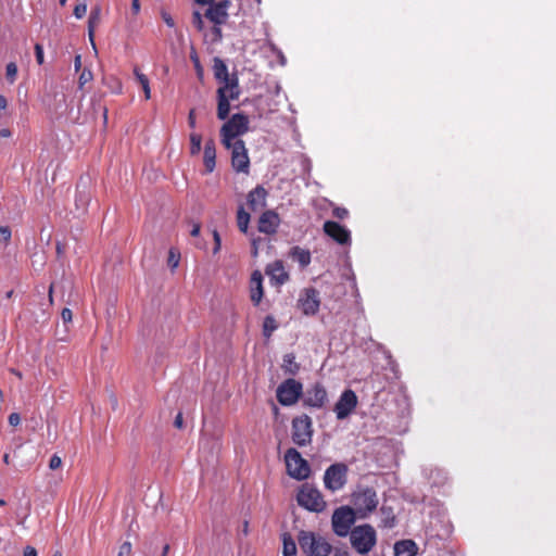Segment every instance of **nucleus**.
<instances>
[{
	"label": "nucleus",
	"instance_id": "0eeeda50",
	"mask_svg": "<svg viewBox=\"0 0 556 556\" xmlns=\"http://www.w3.org/2000/svg\"><path fill=\"white\" fill-rule=\"evenodd\" d=\"M356 514L353 507L341 506L333 511L332 529L333 532L341 538L350 534L351 527L355 522Z\"/></svg>",
	"mask_w": 556,
	"mask_h": 556
},
{
	"label": "nucleus",
	"instance_id": "680f3d73",
	"mask_svg": "<svg viewBox=\"0 0 556 556\" xmlns=\"http://www.w3.org/2000/svg\"><path fill=\"white\" fill-rule=\"evenodd\" d=\"M242 533L244 535H248V533H249V522L247 520L243 522Z\"/></svg>",
	"mask_w": 556,
	"mask_h": 556
},
{
	"label": "nucleus",
	"instance_id": "13d9d810",
	"mask_svg": "<svg viewBox=\"0 0 556 556\" xmlns=\"http://www.w3.org/2000/svg\"><path fill=\"white\" fill-rule=\"evenodd\" d=\"M8 106V100L4 96L0 94V110H4Z\"/></svg>",
	"mask_w": 556,
	"mask_h": 556
},
{
	"label": "nucleus",
	"instance_id": "39448f33",
	"mask_svg": "<svg viewBox=\"0 0 556 556\" xmlns=\"http://www.w3.org/2000/svg\"><path fill=\"white\" fill-rule=\"evenodd\" d=\"M296 501L300 506L309 511L320 513L326 507V503L320 492L308 483H305L300 488Z\"/></svg>",
	"mask_w": 556,
	"mask_h": 556
},
{
	"label": "nucleus",
	"instance_id": "9b49d317",
	"mask_svg": "<svg viewBox=\"0 0 556 556\" xmlns=\"http://www.w3.org/2000/svg\"><path fill=\"white\" fill-rule=\"evenodd\" d=\"M231 166L237 173L249 174L250 159L245 143L241 139H237L231 144Z\"/></svg>",
	"mask_w": 556,
	"mask_h": 556
},
{
	"label": "nucleus",
	"instance_id": "a211bd4d",
	"mask_svg": "<svg viewBox=\"0 0 556 556\" xmlns=\"http://www.w3.org/2000/svg\"><path fill=\"white\" fill-rule=\"evenodd\" d=\"M263 296V275L260 270H254L250 278V300L254 306H258Z\"/></svg>",
	"mask_w": 556,
	"mask_h": 556
},
{
	"label": "nucleus",
	"instance_id": "aec40b11",
	"mask_svg": "<svg viewBox=\"0 0 556 556\" xmlns=\"http://www.w3.org/2000/svg\"><path fill=\"white\" fill-rule=\"evenodd\" d=\"M268 192L263 186H256L248 193V206L255 212L266 206Z\"/></svg>",
	"mask_w": 556,
	"mask_h": 556
},
{
	"label": "nucleus",
	"instance_id": "774afa93",
	"mask_svg": "<svg viewBox=\"0 0 556 556\" xmlns=\"http://www.w3.org/2000/svg\"><path fill=\"white\" fill-rule=\"evenodd\" d=\"M12 295H13V290L8 291L5 294L7 299H11Z\"/></svg>",
	"mask_w": 556,
	"mask_h": 556
},
{
	"label": "nucleus",
	"instance_id": "c9c22d12",
	"mask_svg": "<svg viewBox=\"0 0 556 556\" xmlns=\"http://www.w3.org/2000/svg\"><path fill=\"white\" fill-rule=\"evenodd\" d=\"M93 79L92 72L89 68H84L78 78V86L81 89L86 84Z\"/></svg>",
	"mask_w": 556,
	"mask_h": 556
},
{
	"label": "nucleus",
	"instance_id": "0e129e2a",
	"mask_svg": "<svg viewBox=\"0 0 556 556\" xmlns=\"http://www.w3.org/2000/svg\"><path fill=\"white\" fill-rule=\"evenodd\" d=\"M11 372H12L13 375H15L18 379H22V378H23L22 372H21V371H18V370H16V369H11Z\"/></svg>",
	"mask_w": 556,
	"mask_h": 556
},
{
	"label": "nucleus",
	"instance_id": "6ab92c4d",
	"mask_svg": "<svg viewBox=\"0 0 556 556\" xmlns=\"http://www.w3.org/2000/svg\"><path fill=\"white\" fill-rule=\"evenodd\" d=\"M214 77L222 84V86H229L232 80L239 84L237 75H229L226 63L218 56L214 58L213 64Z\"/></svg>",
	"mask_w": 556,
	"mask_h": 556
},
{
	"label": "nucleus",
	"instance_id": "f3484780",
	"mask_svg": "<svg viewBox=\"0 0 556 556\" xmlns=\"http://www.w3.org/2000/svg\"><path fill=\"white\" fill-rule=\"evenodd\" d=\"M279 215L271 211H265L258 219V230L260 232L266 233V235H273L277 231V228L279 226Z\"/></svg>",
	"mask_w": 556,
	"mask_h": 556
},
{
	"label": "nucleus",
	"instance_id": "bf43d9fd",
	"mask_svg": "<svg viewBox=\"0 0 556 556\" xmlns=\"http://www.w3.org/2000/svg\"><path fill=\"white\" fill-rule=\"evenodd\" d=\"M11 136V131L8 128L0 129V137L2 138H9Z\"/></svg>",
	"mask_w": 556,
	"mask_h": 556
},
{
	"label": "nucleus",
	"instance_id": "4c0bfd02",
	"mask_svg": "<svg viewBox=\"0 0 556 556\" xmlns=\"http://www.w3.org/2000/svg\"><path fill=\"white\" fill-rule=\"evenodd\" d=\"M192 25L199 30L202 31L204 28V23L202 15L199 11H194L192 13Z\"/></svg>",
	"mask_w": 556,
	"mask_h": 556
},
{
	"label": "nucleus",
	"instance_id": "338daca9",
	"mask_svg": "<svg viewBox=\"0 0 556 556\" xmlns=\"http://www.w3.org/2000/svg\"><path fill=\"white\" fill-rule=\"evenodd\" d=\"M168 549H169V546L165 545L161 556H167Z\"/></svg>",
	"mask_w": 556,
	"mask_h": 556
},
{
	"label": "nucleus",
	"instance_id": "4468645a",
	"mask_svg": "<svg viewBox=\"0 0 556 556\" xmlns=\"http://www.w3.org/2000/svg\"><path fill=\"white\" fill-rule=\"evenodd\" d=\"M299 306L305 315H315L319 311V292L315 288H306L299 299Z\"/></svg>",
	"mask_w": 556,
	"mask_h": 556
},
{
	"label": "nucleus",
	"instance_id": "c85d7f7f",
	"mask_svg": "<svg viewBox=\"0 0 556 556\" xmlns=\"http://www.w3.org/2000/svg\"><path fill=\"white\" fill-rule=\"evenodd\" d=\"M282 543H283V549H282L283 556H296V544L290 533L285 532L282 534Z\"/></svg>",
	"mask_w": 556,
	"mask_h": 556
},
{
	"label": "nucleus",
	"instance_id": "f257e3e1",
	"mask_svg": "<svg viewBox=\"0 0 556 556\" xmlns=\"http://www.w3.org/2000/svg\"><path fill=\"white\" fill-rule=\"evenodd\" d=\"M298 543L305 556H330L331 544L321 535L301 530L298 534Z\"/></svg>",
	"mask_w": 556,
	"mask_h": 556
},
{
	"label": "nucleus",
	"instance_id": "2eb2a0df",
	"mask_svg": "<svg viewBox=\"0 0 556 556\" xmlns=\"http://www.w3.org/2000/svg\"><path fill=\"white\" fill-rule=\"evenodd\" d=\"M357 405V396L354 391L345 390L334 405V413L338 419L348 417Z\"/></svg>",
	"mask_w": 556,
	"mask_h": 556
},
{
	"label": "nucleus",
	"instance_id": "c756f323",
	"mask_svg": "<svg viewBox=\"0 0 556 556\" xmlns=\"http://www.w3.org/2000/svg\"><path fill=\"white\" fill-rule=\"evenodd\" d=\"M278 328V323L276 318L271 315H268L264 318L263 321V336L265 338H270L274 331H276Z\"/></svg>",
	"mask_w": 556,
	"mask_h": 556
},
{
	"label": "nucleus",
	"instance_id": "e2e57ef3",
	"mask_svg": "<svg viewBox=\"0 0 556 556\" xmlns=\"http://www.w3.org/2000/svg\"><path fill=\"white\" fill-rule=\"evenodd\" d=\"M194 1L198 4L206 5V4H210L211 2H213L214 0H194Z\"/></svg>",
	"mask_w": 556,
	"mask_h": 556
},
{
	"label": "nucleus",
	"instance_id": "423d86ee",
	"mask_svg": "<svg viewBox=\"0 0 556 556\" xmlns=\"http://www.w3.org/2000/svg\"><path fill=\"white\" fill-rule=\"evenodd\" d=\"M240 87L236 80L229 86H220L217 89V117L222 121L226 119L230 112V101L238 100L240 97Z\"/></svg>",
	"mask_w": 556,
	"mask_h": 556
},
{
	"label": "nucleus",
	"instance_id": "4be33fe9",
	"mask_svg": "<svg viewBox=\"0 0 556 556\" xmlns=\"http://www.w3.org/2000/svg\"><path fill=\"white\" fill-rule=\"evenodd\" d=\"M203 163L206 169V173H212L216 166V148L215 141L213 139H208L204 146L203 153Z\"/></svg>",
	"mask_w": 556,
	"mask_h": 556
},
{
	"label": "nucleus",
	"instance_id": "ddd939ff",
	"mask_svg": "<svg viewBox=\"0 0 556 556\" xmlns=\"http://www.w3.org/2000/svg\"><path fill=\"white\" fill-rule=\"evenodd\" d=\"M303 405L313 408H323L328 402L327 391L321 383H315L302 393Z\"/></svg>",
	"mask_w": 556,
	"mask_h": 556
},
{
	"label": "nucleus",
	"instance_id": "5fc2aeb1",
	"mask_svg": "<svg viewBox=\"0 0 556 556\" xmlns=\"http://www.w3.org/2000/svg\"><path fill=\"white\" fill-rule=\"evenodd\" d=\"M131 12L134 15H137L140 12L139 0H131Z\"/></svg>",
	"mask_w": 556,
	"mask_h": 556
},
{
	"label": "nucleus",
	"instance_id": "7c9ffc66",
	"mask_svg": "<svg viewBox=\"0 0 556 556\" xmlns=\"http://www.w3.org/2000/svg\"><path fill=\"white\" fill-rule=\"evenodd\" d=\"M380 510L382 514V526L384 528H393L395 526V516L393 514V509L389 506H382Z\"/></svg>",
	"mask_w": 556,
	"mask_h": 556
},
{
	"label": "nucleus",
	"instance_id": "cd10ccee",
	"mask_svg": "<svg viewBox=\"0 0 556 556\" xmlns=\"http://www.w3.org/2000/svg\"><path fill=\"white\" fill-rule=\"evenodd\" d=\"M250 223V214L244 210L242 205L238 207L237 211V226L239 230L243 233L248 232Z\"/></svg>",
	"mask_w": 556,
	"mask_h": 556
},
{
	"label": "nucleus",
	"instance_id": "58836bf2",
	"mask_svg": "<svg viewBox=\"0 0 556 556\" xmlns=\"http://www.w3.org/2000/svg\"><path fill=\"white\" fill-rule=\"evenodd\" d=\"M87 13V4L86 3H79L75 5L73 14L76 18H83Z\"/></svg>",
	"mask_w": 556,
	"mask_h": 556
},
{
	"label": "nucleus",
	"instance_id": "f8f14e48",
	"mask_svg": "<svg viewBox=\"0 0 556 556\" xmlns=\"http://www.w3.org/2000/svg\"><path fill=\"white\" fill-rule=\"evenodd\" d=\"M346 466L344 464H333L327 468L324 476L325 486L332 492L343 488L346 482Z\"/></svg>",
	"mask_w": 556,
	"mask_h": 556
},
{
	"label": "nucleus",
	"instance_id": "1a4fd4ad",
	"mask_svg": "<svg viewBox=\"0 0 556 556\" xmlns=\"http://www.w3.org/2000/svg\"><path fill=\"white\" fill-rule=\"evenodd\" d=\"M313 435L312 419L307 415L295 417L292 420V440L299 446L311 443Z\"/></svg>",
	"mask_w": 556,
	"mask_h": 556
},
{
	"label": "nucleus",
	"instance_id": "69168bd1",
	"mask_svg": "<svg viewBox=\"0 0 556 556\" xmlns=\"http://www.w3.org/2000/svg\"><path fill=\"white\" fill-rule=\"evenodd\" d=\"M3 463L7 465L10 464V454H3Z\"/></svg>",
	"mask_w": 556,
	"mask_h": 556
},
{
	"label": "nucleus",
	"instance_id": "412c9836",
	"mask_svg": "<svg viewBox=\"0 0 556 556\" xmlns=\"http://www.w3.org/2000/svg\"><path fill=\"white\" fill-rule=\"evenodd\" d=\"M266 274L271 278V280H275L278 285H283L289 279V275L285 270L281 261H276L273 264H269L266 267Z\"/></svg>",
	"mask_w": 556,
	"mask_h": 556
},
{
	"label": "nucleus",
	"instance_id": "72a5a7b5",
	"mask_svg": "<svg viewBox=\"0 0 556 556\" xmlns=\"http://www.w3.org/2000/svg\"><path fill=\"white\" fill-rule=\"evenodd\" d=\"M17 77V65L15 62H10L5 67V79L9 84H14Z\"/></svg>",
	"mask_w": 556,
	"mask_h": 556
},
{
	"label": "nucleus",
	"instance_id": "8fccbe9b",
	"mask_svg": "<svg viewBox=\"0 0 556 556\" xmlns=\"http://www.w3.org/2000/svg\"><path fill=\"white\" fill-rule=\"evenodd\" d=\"M195 124H197V122H195V110L191 109L189 111V114H188V125H189V127L194 128Z\"/></svg>",
	"mask_w": 556,
	"mask_h": 556
},
{
	"label": "nucleus",
	"instance_id": "bb28decb",
	"mask_svg": "<svg viewBox=\"0 0 556 556\" xmlns=\"http://www.w3.org/2000/svg\"><path fill=\"white\" fill-rule=\"evenodd\" d=\"M283 363H282V369L286 374H289V375H296L299 369H300V365L295 362V356L294 354L292 353H288L283 356Z\"/></svg>",
	"mask_w": 556,
	"mask_h": 556
},
{
	"label": "nucleus",
	"instance_id": "79ce46f5",
	"mask_svg": "<svg viewBox=\"0 0 556 556\" xmlns=\"http://www.w3.org/2000/svg\"><path fill=\"white\" fill-rule=\"evenodd\" d=\"M130 555H131V543L126 541L121 545L117 556H130Z\"/></svg>",
	"mask_w": 556,
	"mask_h": 556
},
{
	"label": "nucleus",
	"instance_id": "a18cd8bd",
	"mask_svg": "<svg viewBox=\"0 0 556 556\" xmlns=\"http://www.w3.org/2000/svg\"><path fill=\"white\" fill-rule=\"evenodd\" d=\"M161 17L162 20L164 21V23L168 26V27H174L175 26V21L174 18L172 17V15L167 12V11H162L161 12Z\"/></svg>",
	"mask_w": 556,
	"mask_h": 556
},
{
	"label": "nucleus",
	"instance_id": "f704fd0d",
	"mask_svg": "<svg viewBox=\"0 0 556 556\" xmlns=\"http://www.w3.org/2000/svg\"><path fill=\"white\" fill-rule=\"evenodd\" d=\"M190 59L191 61L193 62V65H194V68H195V73H197V77L200 79V80H203V77H204V70L200 63V60H199V56L195 52L191 53L190 54Z\"/></svg>",
	"mask_w": 556,
	"mask_h": 556
},
{
	"label": "nucleus",
	"instance_id": "a878e982",
	"mask_svg": "<svg viewBox=\"0 0 556 556\" xmlns=\"http://www.w3.org/2000/svg\"><path fill=\"white\" fill-rule=\"evenodd\" d=\"M101 21V8L99 5L92 8L89 20H88V36L91 43L94 46L93 36L94 29L100 24Z\"/></svg>",
	"mask_w": 556,
	"mask_h": 556
},
{
	"label": "nucleus",
	"instance_id": "603ef678",
	"mask_svg": "<svg viewBox=\"0 0 556 556\" xmlns=\"http://www.w3.org/2000/svg\"><path fill=\"white\" fill-rule=\"evenodd\" d=\"M215 5H217L220 10L227 12L228 11V8L230 5V1L229 0H222L217 3H214Z\"/></svg>",
	"mask_w": 556,
	"mask_h": 556
},
{
	"label": "nucleus",
	"instance_id": "de8ad7c7",
	"mask_svg": "<svg viewBox=\"0 0 556 556\" xmlns=\"http://www.w3.org/2000/svg\"><path fill=\"white\" fill-rule=\"evenodd\" d=\"M61 318L64 324L71 323L73 318V313L70 308L65 307L61 312Z\"/></svg>",
	"mask_w": 556,
	"mask_h": 556
},
{
	"label": "nucleus",
	"instance_id": "ea45409f",
	"mask_svg": "<svg viewBox=\"0 0 556 556\" xmlns=\"http://www.w3.org/2000/svg\"><path fill=\"white\" fill-rule=\"evenodd\" d=\"M11 229L8 226L0 227V241L8 243L11 240Z\"/></svg>",
	"mask_w": 556,
	"mask_h": 556
},
{
	"label": "nucleus",
	"instance_id": "393cba45",
	"mask_svg": "<svg viewBox=\"0 0 556 556\" xmlns=\"http://www.w3.org/2000/svg\"><path fill=\"white\" fill-rule=\"evenodd\" d=\"M205 16L215 25L225 24L228 18V12L220 10L217 5L212 4L205 12Z\"/></svg>",
	"mask_w": 556,
	"mask_h": 556
},
{
	"label": "nucleus",
	"instance_id": "7ed1b4c3",
	"mask_svg": "<svg viewBox=\"0 0 556 556\" xmlns=\"http://www.w3.org/2000/svg\"><path fill=\"white\" fill-rule=\"evenodd\" d=\"M352 547L359 554H367L376 545L377 534L372 526H356L350 532Z\"/></svg>",
	"mask_w": 556,
	"mask_h": 556
},
{
	"label": "nucleus",
	"instance_id": "052dcab7",
	"mask_svg": "<svg viewBox=\"0 0 556 556\" xmlns=\"http://www.w3.org/2000/svg\"><path fill=\"white\" fill-rule=\"evenodd\" d=\"M257 242H258V240H256V239H254L252 241V254H253V256L257 255V250H258Z\"/></svg>",
	"mask_w": 556,
	"mask_h": 556
},
{
	"label": "nucleus",
	"instance_id": "c03bdc74",
	"mask_svg": "<svg viewBox=\"0 0 556 556\" xmlns=\"http://www.w3.org/2000/svg\"><path fill=\"white\" fill-rule=\"evenodd\" d=\"M332 215L338 219H344L349 215V211L345 207H334Z\"/></svg>",
	"mask_w": 556,
	"mask_h": 556
},
{
	"label": "nucleus",
	"instance_id": "e433bc0d",
	"mask_svg": "<svg viewBox=\"0 0 556 556\" xmlns=\"http://www.w3.org/2000/svg\"><path fill=\"white\" fill-rule=\"evenodd\" d=\"M180 261V254L175 251L174 249H170L168 252V258L167 264L172 269H175L178 267Z\"/></svg>",
	"mask_w": 556,
	"mask_h": 556
},
{
	"label": "nucleus",
	"instance_id": "2f4dec72",
	"mask_svg": "<svg viewBox=\"0 0 556 556\" xmlns=\"http://www.w3.org/2000/svg\"><path fill=\"white\" fill-rule=\"evenodd\" d=\"M134 73H135V75L137 77L138 83L142 87V90L144 92V98L147 100H149L151 98V90H150V85H149L148 77L144 74L140 73L137 67L135 68Z\"/></svg>",
	"mask_w": 556,
	"mask_h": 556
},
{
	"label": "nucleus",
	"instance_id": "37998d69",
	"mask_svg": "<svg viewBox=\"0 0 556 556\" xmlns=\"http://www.w3.org/2000/svg\"><path fill=\"white\" fill-rule=\"evenodd\" d=\"M212 235H213V239H214V249H213V253L216 254L219 250H220V247H222V239H220V235L219 232L214 229L212 231Z\"/></svg>",
	"mask_w": 556,
	"mask_h": 556
},
{
	"label": "nucleus",
	"instance_id": "4d7b16f0",
	"mask_svg": "<svg viewBox=\"0 0 556 556\" xmlns=\"http://www.w3.org/2000/svg\"><path fill=\"white\" fill-rule=\"evenodd\" d=\"M74 66L76 71H79L81 67V55L77 54L74 60Z\"/></svg>",
	"mask_w": 556,
	"mask_h": 556
},
{
	"label": "nucleus",
	"instance_id": "6e6552de",
	"mask_svg": "<svg viewBox=\"0 0 556 556\" xmlns=\"http://www.w3.org/2000/svg\"><path fill=\"white\" fill-rule=\"evenodd\" d=\"M277 400L283 406H290L298 402L303 393V386L300 381L289 378L277 388Z\"/></svg>",
	"mask_w": 556,
	"mask_h": 556
},
{
	"label": "nucleus",
	"instance_id": "49530a36",
	"mask_svg": "<svg viewBox=\"0 0 556 556\" xmlns=\"http://www.w3.org/2000/svg\"><path fill=\"white\" fill-rule=\"evenodd\" d=\"M61 465H62L61 458L56 454H53V456L51 457V459L49 462V468L52 470H55L59 467H61Z\"/></svg>",
	"mask_w": 556,
	"mask_h": 556
},
{
	"label": "nucleus",
	"instance_id": "9d476101",
	"mask_svg": "<svg viewBox=\"0 0 556 556\" xmlns=\"http://www.w3.org/2000/svg\"><path fill=\"white\" fill-rule=\"evenodd\" d=\"M285 463L291 478L302 481L309 477L311 466L302 458V454H285Z\"/></svg>",
	"mask_w": 556,
	"mask_h": 556
},
{
	"label": "nucleus",
	"instance_id": "a19ab883",
	"mask_svg": "<svg viewBox=\"0 0 556 556\" xmlns=\"http://www.w3.org/2000/svg\"><path fill=\"white\" fill-rule=\"evenodd\" d=\"M35 56L36 61L39 65H42L45 62L43 48L40 43L35 45Z\"/></svg>",
	"mask_w": 556,
	"mask_h": 556
},
{
	"label": "nucleus",
	"instance_id": "3c124183",
	"mask_svg": "<svg viewBox=\"0 0 556 556\" xmlns=\"http://www.w3.org/2000/svg\"><path fill=\"white\" fill-rule=\"evenodd\" d=\"M174 426L177 428V429H181L184 427V418H182V413H178L175 417V420H174Z\"/></svg>",
	"mask_w": 556,
	"mask_h": 556
},
{
	"label": "nucleus",
	"instance_id": "f03ea898",
	"mask_svg": "<svg viewBox=\"0 0 556 556\" xmlns=\"http://www.w3.org/2000/svg\"><path fill=\"white\" fill-rule=\"evenodd\" d=\"M249 130V118L242 113L233 114L220 128L222 143L230 149L233 140Z\"/></svg>",
	"mask_w": 556,
	"mask_h": 556
},
{
	"label": "nucleus",
	"instance_id": "864d4df0",
	"mask_svg": "<svg viewBox=\"0 0 556 556\" xmlns=\"http://www.w3.org/2000/svg\"><path fill=\"white\" fill-rule=\"evenodd\" d=\"M23 556H37V551L35 547L27 545L24 548V555Z\"/></svg>",
	"mask_w": 556,
	"mask_h": 556
},
{
	"label": "nucleus",
	"instance_id": "dca6fc26",
	"mask_svg": "<svg viewBox=\"0 0 556 556\" xmlns=\"http://www.w3.org/2000/svg\"><path fill=\"white\" fill-rule=\"evenodd\" d=\"M324 232L341 245L351 243V232L344 226L333 220H327L323 226Z\"/></svg>",
	"mask_w": 556,
	"mask_h": 556
},
{
	"label": "nucleus",
	"instance_id": "5701e85b",
	"mask_svg": "<svg viewBox=\"0 0 556 556\" xmlns=\"http://www.w3.org/2000/svg\"><path fill=\"white\" fill-rule=\"evenodd\" d=\"M417 549L413 540H402L394 544V556H416Z\"/></svg>",
	"mask_w": 556,
	"mask_h": 556
},
{
	"label": "nucleus",
	"instance_id": "09e8293b",
	"mask_svg": "<svg viewBox=\"0 0 556 556\" xmlns=\"http://www.w3.org/2000/svg\"><path fill=\"white\" fill-rule=\"evenodd\" d=\"M8 421L10 424V426H12V427L18 426L21 424V416H20V414L11 413L9 415Z\"/></svg>",
	"mask_w": 556,
	"mask_h": 556
},
{
	"label": "nucleus",
	"instance_id": "473e14b6",
	"mask_svg": "<svg viewBox=\"0 0 556 556\" xmlns=\"http://www.w3.org/2000/svg\"><path fill=\"white\" fill-rule=\"evenodd\" d=\"M190 154L198 155L201 151L202 136L197 132L190 134Z\"/></svg>",
	"mask_w": 556,
	"mask_h": 556
},
{
	"label": "nucleus",
	"instance_id": "6e6d98bb",
	"mask_svg": "<svg viewBox=\"0 0 556 556\" xmlns=\"http://www.w3.org/2000/svg\"><path fill=\"white\" fill-rule=\"evenodd\" d=\"M201 231V225L199 223L193 224L190 235L192 237H198Z\"/></svg>",
	"mask_w": 556,
	"mask_h": 556
},
{
	"label": "nucleus",
	"instance_id": "b1692460",
	"mask_svg": "<svg viewBox=\"0 0 556 556\" xmlns=\"http://www.w3.org/2000/svg\"><path fill=\"white\" fill-rule=\"evenodd\" d=\"M289 256L293 261L298 262L299 265L301 266V268L307 267L311 264V260H312L309 250L303 249L299 245L291 248V250L289 252Z\"/></svg>",
	"mask_w": 556,
	"mask_h": 556
},
{
	"label": "nucleus",
	"instance_id": "20e7f679",
	"mask_svg": "<svg viewBox=\"0 0 556 556\" xmlns=\"http://www.w3.org/2000/svg\"><path fill=\"white\" fill-rule=\"evenodd\" d=\"M355 514L361 518H366L374 511L378 505L377 493L372 488H365L352 495Z\"/></svg>",
	"mask_w": 556,
	"mask_h": 556
}]
</instances>
